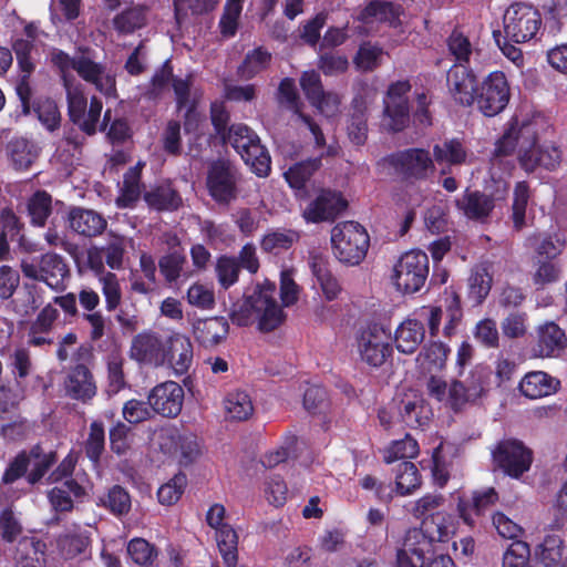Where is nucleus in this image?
<instances>
[{"label": "nucleus", "instance_id": "423d86ee", "mask_svg": "<svg viewBox=\"0 0 567 567\" xmlns=\"http://www.w3.org/2000/svg\"><path fill=\"white\" fill-rule=\"evenodd\" d=\"M444 305L423 306L415 311L419 320L426 322L431 337H437L443 324V336L451 338L456 333V329L463 319V310L460 297L454 291H445Z\"/></svg>", "mask_w": 567, "mask_h": 567}, {"label": "nucleus", "instance_id": "1a4fd4ad", "mask_svg": "<svg viewBox=\"0 0 567 567\" xmlns=\"http://www.w3.org/2000/svg\"><path fill=\"white\" fill-rule=\"evenodd\" d=\"M505 39L516 43L533 40L542 27L540 13L533 6L514 3L503 17Z\"/></svg>", "mask_w": 567, "mask_h": 567}, {"label": "nucleus", "instance_id": "a211bd4d", "mask_svg": "<svg viewBox=\"0 0 567 567\" xmlns=\"http://www.w3.org/2000/svg\"><path fill=\"white\" fill-rule=\"evenodd\" d=\"M446 84L456 104L466 107L475 105L480 82L472 70L463 64L452 66L447 72Z\"/></svg>", "mask_w": 567, "mask_h": 567}, {"label": "nucleus", "instance_id": "f257e3e1", "mask_svg": "<svg viewBox=\"0 0 567 567\" xmlns=\"http://www.w3.org/2000/svg\"><path fill=\"white\" fill-rule=\"evenodd\" d=\"M51 60L62 74L68 96L69 115L72 122L78 124L86 134H94L102 112V102L97 97H92L89 111H86L85 94L81 85L75 84L69 73L73 70L76 71L84 81L92 83L105 96L115 95L114 75L83 53L71 58L62 51H54Z\"/></svg>", "mask_w": 567, "mask_h": 567}, {"label": "nucleus", "instance_id": "ddd939ff", "mask_svg": "<svg viewBox=\"0 0 567 567\" xmlns=\"http://www.w3.org/2000/svg\"><path fill=\"white\" fill-rule=\"evenodd\" d=\"M276 295V285L268 280L256 285L252 290L255 320L260 331H272L285 321L286 315Z\"/></svg>", "mask_w": 567, "mask_h": 567}, {"label": "nucleus", "instance_id": "bf43d9fd", "mask_svg": "<svg viewBox=\"0 0 567 567\" xmlns=\"http://www.w3.org/2000/svg\"><path fill=\"white\" fill-rule=\"evenodd\" d=\"M99 282L105 299L107 311L115 310L122 301V290L117 276L114 272H102Z\"/></svg>", "mask_w": 567, "mask_h": 567}, {"label": "nucleus", "instance_id": "8fccbe9b", "mask_svg": "<svg viewBox=\"0 0 567 567\" xmlns=\"http://www.w3.org/2000/svg\"><path fill=\"white\" fill-rule=\"evenodd\" d=\"M147 8L134 6L117 14L114 20V28L121 33H132L146 23Z\"/></svg>", "mask_w": 567, "mask_h": 567}, {"label": "nucleus", "instance_id": "2f4dec72", "mask_svg": "<svg viewBox=\"0 0 567 567\" xmlns=\"http://www.w3.org/2000/svg\"><path fill=\"white\" fill-rule=\"evenodd\" d=\"M559 380L544 371H532L519 382V390L528 399H540L557 392Z\"/></svg>", "mask_w": 567, "mask_h": 567}, {"label": "nucleus", "instance_id": "774afa93", "mask_svg": "<svg viewBox=\"0 0 567 567\" xmlns=\"http://www.w3.org/2000/svg\"><path fill=\"white\" fill-rule=\"evenodd\" d=\"M127 554L140 566H148L153 563L157 553L144 538H134L127 544Z\"/></svg>", "mask_w": 567, "mask_h": 567}, {"label": "nucleus", "instance_id": "603ef678", "mask_svg": "<svg viewBox=\"0 0 567 567\" xmlns=\"http://www.w3.org/2000/svg\"><path fill=\"white\" fill-rule=\"evenodd\" d=\"M131 240L124 236L109 234L106 244L101 248L105 257L106 265L111 269L118 270L123 267V259L127 243Z\"/></svg>", "mask_w": 567, "mask_h": 567}, {"label": "nucleus", "instance_id": "aec40b11", "mask_svg": "<svg viewBox=\"0 0 567 567\" xmlns=\"http://www.w3.org/2000/svg\"><path fill=\"white\" fill-rule=\"evenodd\" d=\"M184 390L174 382L157 384L148 395L150 406L158 414L167 417L177 416L183 408Z\"/></svg>", "mask_w": 567, "mask_h": 567}, {"label": "nucleus", "instance_id": "f704fd0d", "mask_svg": "<svg viewBox=\"0 0 567 567\" xmlns=\"http://www.w3.org/2000/svg\"><path fill=\"white\" fill-rule=\"evenodd\" d=\"M455 204L464 216L476 220L485 219L494 208V203L491 197L480 192H471L468 189L455 200Z\"/></svg>", "mask_w": 567, "mask_h": 567}, {"label": "nucleus", "instance_id": "864d4df0", "mask_svg": "<svg viewBox=\"0 0 567 567\" xmlns=\"http://www.w3.org/2000/svg\"><path fill=\"white\" fill-rule=\"evenodd\" d=\"M89 546V537L76 529L70 530L58 539V547L61 555L71 559L83 554Z\"/></svg>", "mask_w": 567, "mask_h": 567}, {"label": "nucleus", "instance_id": "4be33fe9", "mask_svg": "<svg viewBox=\"0 0 567 567\" xmlns=\"http://www.w3.org/2000/svg\"><path fill=\"white\" fill-rule=\"evenodd\" d=\"M347 207L340 193L322 190L305 208L302 216L308 223L332 221Z\"/></svg>", "mask_w": 567, "mask_h": 567}, {"label": "nucleus", "instance_id": "f03ea898", "mask_svg": "<svg viewBox=\"0 0 567 567\" xmlns=\"http://www.w3.org/2000/svg\"><path fill=\"white\" fill-rule=\"evenodd\" d=\"M485 379L486 375L478 369L473 370L464 382L453 380L447 383L440 377H430L426 390L431 398L456 411L484 394Z\"/></svg>", "mask_w": 567, "mask_h": 567}, {"label": "nucleus", "instance_id": "c9c22d12", "mask_svg": "<svg viewBox=\"0 0 567 567\" xmlns=\"http://www.w3.org/2000/svg\"><path fill=\"white\" fill-rule=\"evenodd\" d=\"M45 544L35 537H22L16 547L14 567H42Z\"/></svg>", "mask_w": 567, "mask_h": 567}, {"label": "nucleus", "instance_id": "49530a36", "mask_svg": "<svg viewBox=\"0 0 567 567\" xmlns=\"http://www.w3.org/2000/svg\"><path fill=\"white\" fill-rule=\"evenodd\" d=\"M421 486V476L415 464L402 462L395 470V492L401 496L412 494Z\"/></svg>", "mask_w": 567, "mask_h": 567}, {"label": "nucleus", "instance_id": "c756f323", "mask_svg": "<svg viewBox=\"0 0 567 567\" xmlns=\"http://www.w3.org/2000/svg\"><path fill=\"white\" fill-rule=\"evenodd\" d=\"M68 220L71 229L84 237L100 235L107 225L105 218L99 213L80 207L70 210Z\"/></svg>", "mask_w": 567, "mask_h": 567}, {"label": "nucleus", "instance_id": "f3484780", "mask_svg": "<svg viewBox=\"0 0 567 567\" xmlns=\"http://www.w3.org/2000/svg\"><path fill=\"white\" fill-rule=\"evenodd\" d=\"M495 464L507 475L518 478L532 464V452L515 440L501 442L493 452Z\"/></svg>", "mask_w": 567, "mask_h": 567}, {"label": "nucleus", "instance_id": "b1692460", "mask_svg": "<svg viewBox=\"0 0 567 567\" xmlns=\"http://www.w3.org/2000/svg\"><path fill=\"white\" fill-rule=\"evenodd\" d=\"M278 99L280 104L292 110L300 122L312 135L315 144L319 148L326 147V137L319 127L309 116L302 114L299 110V95L292 79L286 78L280 82L278 89Z\"/></svg>", "mask_w": 567, "mask_h": 567}, {"label": "nucleus", "instance_id": "c03bdc74", "mask_svg": "<svg viewBox=\"0 0 567 567\" xmlns=\"http://www.w3.org/2000/svg\"><path fill=\"white\" fill-rule=\"evenodd\" d=\"M84 489L73 480L64 481L60 486H55L49 492L51 505L56 511H70L73 507L72 497H81Z\"/></svg>", "mask_w": 567, "mask_h": 567}, {"label": "nucleus", "instance_id": "dca6fc26", "mask_svg": "<svg viewBox=\"0 0 567 567\" xmlns=\"http://www.w3.org/2000/svg\"><path fill=\"white\" fill-rule=\"evenodd\" d=\"M167 333L144 330L133 337L130 358L142 365L162 368Z\"/></svg>", "mask_w": 567, "mask_h": 567}, {"label": "nucleus", "instance_id": "37998d69", "mask_svg": "<svg viewBox=\"0 0 567 567\" xmlns=\"http://www.w3.org/2000/svg\"><path fill=\"white\" fill-rule=\"evenodd\" d=\"M226 415L235 421L248 420L254 413V404L246 391H233L224 400Z\"/></svg>", "mask_w": 567, "mask_h": 567}, {"label": "nucleus", "instance_id": "0eeeda50", "mask_svg": "<svg viewBox=\"0 0 567 567\" xmlns=\"http://www.w3.org/2000/svg\"><path fill=\"white\" fill-rule=\"evenodd\" d=\"M226 140L256 175L265 177L269 174L270 156L260 144L259 137L248 126L231 125Z\"/></svg>", "mask_w": 567, "mask_h": 567}, {"label": "nucleus", "instance_id": "412c9836", "mask_svg": "<svg viewBox=\"0 0 567 567\" xmlns=\"http://www.w3.org/2000/svg\"><path fill=\"white\" fill-rule=\"evenodd\" d=\"M236 172L225 162L213 163L207 176V187L210 196L220 203H228L236 197Z\"/></svg>", "mask_w": 567, "mask_h": 567}, {"label": "nucleus", "instance_id": "0e129e2a", "mask_svg": "<svg viewBox=\"0 0 567 567\" xmlns=\"http://www.w3.org/2000/svg\"><path fill=\"white\" fill-rule=\"evenodd\" d=\"M229 318L234 324L239 327H247L256 322L252 292L231 305Z\"/></svg>", "mask_w": 567, "mask_h": 567}, {"label": "nucleus", "instance_id": "7c9ffc66", "mask_svg": "<svg viewBox=\"0 0 567 567\" xmlns=\"http://www.w3.org/2000/svg\"><path fill=\"white\" fill-rule=\"evenodd\" d=\"M498 495L492 487L473 493L472 502L458 499L457 512L462 520L468 525H475V516L482 515L489 506L496 503Z\"/></svg>", "mask_w": 567, "mask_h": 567}, {"label": "nucleus", "instance_id": "58836bf2", "mask_svg": "<svg viewBox=\"0 0 567 567\" xmlns=\"http://www.w3.org/2000/svg\"><path fill=\"white\" fill-rule=\"evenodd\" d=\"M401 7L394 6L391 2L385 1H372L361 12L359 19L363 23H369L373 20L388 22L391 27H398L401 24Z\"/></svg>", "mask_w": 567, "mask_h": 567}, {"label": "nucleus", "instance_id": "de8ad7c7", "mask_svg": "<svg viewBox=\"0 0 567 567\" xmlns=\"http://www.w3.org/2000/svg\"><path fill=\"white\" fill-rule=\"evenodd\" d=\"M271 61V54L262 48H256L249 51L240 66L238 73L245 80L252 79L261 71L266 70Z\"/></svg>", "mask_w": 567, "mask_h": 567}, {"label": "nucleus", "instance_id": "052dcab7", "mask_svg": "<svg viewBox=\"0 0 567 567\" xmlns=\"http://www.w3.org/2000/svg\"><path fill=\"white\" fill-rule=\"evenodd\" d=\"M225 327V323H223L217 318H210L205 320H197L193 324V331L195 334V338L204 346L212 347L219 342L220 336L218 334L219 328Z\"/></svg>", "mask_w": 567, "mask_h": 567}, {"label": "nucleus", "instance_id": "393cba45", "mask_svg": "<svg viewBox=\"0 0 567 567\" xmlns=\"http://www.w3.org/2000/svg\"><path fill=\"white\" fill-rule=\"evenodd\" d=\"M64 390L68 396L84 403L92 400L97 392L92 373L83 364H78L69 371L64 380Z\"/></svg>", "mask_w": 567, "mask_h": 567}, {"label": "nucleus", "instance_id": "4d7b16f0", "mask_svg": "<svg viewBox=\"0 0 567 567\" xmlns=\"http://www.w3.org/2000/svg\"><path fill=\"white\" fill-rule=\"evenodd\" d=\"M419 454V444L410 435L404 439L392 442L383 451V460L390 464L403 458H414Z\"/></svg>", "mask_w": 567, "mask_h": 567}, {"label": "nucleus", "instance_id": "473e14b6", "mask_svg": "<svg viewBox=\"0 0 567 567\" xmlns=\"http://www.w3.org/2000/svg\"><path fill=\"white\" fill-rule=\"evenodd\" d=\"M59 317V311L52 305H47L31 323L28 331V343L33 347L52 344L50 336L53 324Z\"/></svg>", "mask_w": 567, "mask_h": 567}, {"label": "nucleus", "instance_id": "13d9d810", "mask_svg": "<svg viewBox=\"0 0 567 567\" xmlns=\"http://www.w3.org/2000/svg\"><path fill=\"white\" fill-rule=\"evenodd\" d=\"M10 158L17 169H27L37 157V151L24 138L12 140L8 145Z\"/></svg>", "mask_w": 567, "mask_h": 567}, {"label": "nucleus", "instance_id": "e433bc0d", "mask_svg": "<svg viewBox=\"0 0 567 567\" xmlns=\"http://www.w3.org/2000/svg\"><path fill=\"white\" fill-rule=\"evenodd\" d=\"M421 526L430 539L436 544L445 543L456 530L454 516L446 512H436L423 518Z\"/></svg>", "mask_w": 567, "mask_h": 567}, {"label": "nucleus", "instance_id": "72a5a7b5", "mask_svg": "<svg viewBox=\"0 0 567 567\" xmlns=\"http://www.w3.org/2000/svg\"><path fill=\"white\" fill-rule=\"evenodd\" d=\"M449 354L450 348L442 341L429 342L416 357L417 367L422 373L435 377L444 369Z\"/></svg>", "mask_w": 567, "mask_h": 567}, {"label": "nucleus", "instance_id": "6e6552de", "mask_svg": "<svg viewBox=\"0 0 567 567\" xmlns=\"http://www.w3.org/2000/svg\"><path fill=\"white\" fill-rule=\"evenodd\" d=\"M379 165L404 179H426L434 173V162L429 151L408 148L383 157Z\"/></svg>", "mask_w": 567, "mask_h": 567}, {"label": "nucleus", "instance_id": "ea45409f", "mask_svg": "<svg viewBox=\"0 0 567 567\" xmlns=\"http://www.w3.org/2000/svg\"><path fill=\"white\" fill-rule=\"evenodd\" d=\"M563 538L557 533L547 534L536 551L537 559L543 567H567V559H563Z\"/></svg>", "mask_w": 567, "mask_h": 567}, {"label": "nucleus", "instance_id": "5701e85b", "mask_svg": "<svg viewBox=\"0 0 567 567\" xmlns=\"http://www.w3.org/2000/svg\"><path fill=\"white\" fill-rule=\"evenodd\" d=\"M52 463L53 456L51 454L40 455L38 452H32L29 456L19 455L6 471L3 481L4 483H12L30 468L28 480L29 483L34 484L45 474Z\"/></svg>", "mask_w": 567, "mask_h": 567}, {"label": "nucleus", "instance_id": "6ab92c4d", "mask_svg": "<svg viewBox=\"0 0 567 567\" xmlns=\"http://www.w3.org/2000/svg\"><path fill=\"white\" fill-rule=\"evenodd\" d=\"M163 367L172 370L175 377L184 375L193 364L194 351L188 337L181 332L167 333Z\"/></svg>", "mask_w": 567, "mask_h": 567}, {"label": "nucleus", "instance_id": "69168bd1", "mask_svg": "<svg viewBox=\"0 0 567 567\" xmlns=\"http://www.w3.org/2000/svg\"><path fill=\"white\" fill-rule=\"evenodd\" d=\"M382 54L383 51L381 48L365 42L360 45L353 59V63L360 71H372L380 64Z\"/></svg>", "mask_w": 567, "mask_h": 567}, {"label": "nucleus", "instance_id": "4c0bfd02", "mask_svg": "<svg viewBox=\"0 0 567 567\" xmlns=\"http://www.w3.org/2000/svg\"><path fill=\"white\" fill-rule=\"evenodd\" d=\"M336 153L332 145L327 146L326 151L320 154L319 157L307 159L305 162L292 165L284 176L288 184L296 189H300L305 186L307 181L318 171L321 166V156L333 155Z\"/></svg>", "mask_w": 567, "mask_h": 567}, {"label": "nucleus", "instance_id": "4468645a", "mask_svg": "<svg viewBox=\"0 0 567 567\" xmlns=\"http://www.w3.org/2000/svg\"><path fill=\"white\" fill-rule=\"evenodd\" d=\"M422 526L409 528L396 553V567H419L436 554V543Z\"/></svg>", "mask_w": 567, "mask_h": 567}, {"label": "nucleus", "instance_id": "2eb2a0df", "mask_svg": "<svg viewBox=\"0 0 567 567\" xmlns=\"http://www.w3.org/2000/svg\"><path fill=\"white\" fill-rule=\"evenodd\" d=\"M411 90L409 81L392 83L384 99L382 125L392 132H400L410 122L406 93Z\"/></svg>", "mask_w": 567, "mask_h": 567}, {"label": "nucleus", "instance_id": "5fc2aeb1", "mask_svg": "<svg viewBox=\"0 0 567 567\" xmlns=\"http://www.w3.org/2000/svg\"><path fill=\"white\" fill-rule=\"evenodd\" d=\"M100 504L107 508L113 515L122 516L127 514L131 509V496L125 488L114 485L100 498Z\"/></svg>", "mask_w": 567, "mask_h": 567}, {"label": "nucleus", "instance_id": "9d476101", "mask_svg": "<svg viewBox=\"0 0 567 567\" xmlns=\"http://www.w3.org/2000/svg\"><path fill=\"white\" fill-rule=\"evenodd\" d=\"M357 351L363 362L381 367L392 353L391 333L380 323H370L357 334Z\"/></svg>", "mask_w": 567, "mask_h": 567}, {"label": "nucleus", "instance_id": "cd10ccee", "mask_svg": "<svg viewBox=\"0 0 567 567\" xmlns=\"http://www.w3.org/2000/svg\"><path fill=\"white\" fill-rule=\"evenodd\" d=\"M566 346V334L555 322H546L538 327L537 343L534 348L536 357H556L565 349Z\"/></svg>", "mask_w": 567, "mask_h": 567}, {"label": "nucleus", "instance_id": "680f3d73", "mask_svg": "<svg viewBox=\"0 0 567 567\" xmlns=\"http://www.w3.org/2000/svg\"><path fill=\"white\" fill-rule=\"evenodd\" d=\"M187 302L202 310H210L215 306V291L212 285L195 282L186 293Z\"/></svg>", "mask_w": 567, "mask_h": 567}, {"label": "nucleus", "instance_id": "9b49d317", "mask_svg": "<svg viewBox=\"0 0 567 567\" xmlns=\"http://www.w3.org/2000/svg\"><path fill=\"white\" fill-rule=\"evenodd\" d=\"M509 99L511 87L506 75L493 71L480 82L475 105L483 115L492 117L506 109Z\"/></svg>", "mask_w": 567, "mask_h": 567}, {"label": "nucleus", "instance_id": "c85d7f7f", "mask_svg": "<svg viewBox=\"0 0 567 567\" xmlns=\"http://www.w3.org/2000/svg\"><path fill=\"white\" fill-rule=\"evenodd\" d=\"M425 329L421 320L408 317L395 329L394 341L399 352L412 354L423 342Z\"/></svg>", "mask_w": 567, "mask_h": 567}, {"label": "nucleus", "instance_id": "79ce46f5", "mask_svg": "<svg viewBox=\"0 0 567 567\" xmlns=\"http://www.w3.org/2000/svg\"><path fill=\"white\" fill-rule=\"evenodd\" d=\"M368 102L362 97L353 100V111L347 126L348 136L352 143L362 145L368 136L367 125Z\"/></svg>", "mask_w": 567, "mask_h": 567}, {"label": "nucleus", "instance_id": "20e7f679", "mask_svg": "<svg viewBox=\"0 0 567 567\" xmlns=\"http://www.w3.org/2000/svg\"><path fill=\"white\" fill-rule=\"evenodd\" d=\"M547 128L545 117L539 114L526 115L514 118L509 128L497 141L495 156H507L518 147L519 155L538 141L539 135Z\"/></svg>", "mask_w": 567, "mask_h": 567}, {"label": "nucleus", "instance_id": "a19ab883", "mask_svg": "<svg viewBox=\"0 0 567 567\" xmlns=\"http://www.w3.org/2000/svg\"><path fill=\"white\" fill-rule=\"evenodd\" d=\"M310 267L318 284L328 300H333L338 297L341 288L338 280L332 276L327 267L326 259L319 254H313L310 257Z\"/></svg>", "mask_w": 567, "mask_h": 567}, {"label": "nucleus", "instance_id": "6e6d98bb", "mask_svg": "<svg viewBox=\"0 0 567 567\" xmlns=\"http://www.w3.org/2000/svg\"><path fill=\"white\" fill-rule=\"evenodd\" d=\"M433 154L437 163L458 165L466 162V151L457 140L445 141L433 147Z\"/></svg>", "mask_w": 567, "mask_h": 567}, {"label": "nucleus", "instance_id": "338daca9", "mask_svg": "<svg viewBox=\"0 0 567 567\" xmlns=\"http://www.w3.org/2000/svg\"><path fill=\"white\" fill-rule=\"evenodd\" d=\"M187 484L185 474H176L171 481L163 484L157 492L158 501L163 505L175 504L184 493Z\"/></svg>", "mask_w": 567, "mask_h": 567}, {"label": "nucleus", "instance_id": "39448f33", "mask_svg": "<svg viewBox=\"0 0 567 567\" xmlns=\"http://www.w3.org/2000/svg\"><path fill=\"white\" fill-rule=\"evenodd\" d=\"M429 257L421 250L404 252L393 266L391 281L404 295L419 292L429 277Z\"/></svg>", "mask_w": 567, "mask_h": 567}, {"label": "nucleus", "instance_id": "e2e57ef3", "mask_svg": "<svg viewBox=\"0 0 567 567\" xmlns=\"http://www.w3.org/2000/svg\"><path fill=\"white\" fill-rule=\"evenodd\" d=\"M28 212L34 226H44L51 214V196L45 192H37L28 203Z\"/></svg>", "mask_w": 567, "mask_h": 567}, {"label": "nucleus", "instance_id": "f8f14e48", "mask_svg": "<svg viewBox=\"0 0 567 567\" xmlns=\"http://www.w3.org/2000/svg\"><path fill=\"white\" fill-rule=\"evenodd\" d=\"M21 271L24 277L43 281L56 291L64 288V279L69 274L63 258L56 254H45L40 260L30 257L23 258L21 260Z\"/></svg>", "mask_w": 567, "mask_h": 567}, {"label": "nucleus", "instance_id": "09e8293b", "mask_svg": "<svg viewBox=\"0 0 567 567\" xmlns=\"http://www.w3.org/2000/svg\"><path fill=\"white\" fill-rule=\"evenodd\" d=\"M216 530V539L219 551L224 559V563L228 567H235L237 565V544L238 536L236 532L229 526H223Z\"/></svg>", "mask_w": 567, "mask_h": 567}, {"label": "nucleus", "instance_id": "a878e982", "mask_svg": "<svg viewBox=\"0 0 567 567\" xmlns=\"http://www.w3.org/2000/svg\"><path fill=\"white\" fill-rule=\"evenodd\" d=\"M518 158L526 172H534L537 167L554 171L561 162V152L554 144L538 146L536 141L534 145L518 155Z\"/></svg>", "mask_w": 567, "mask_h": 567}, {"label": "nucleus", "instance_id": "a18cd8bd", "mask_svg": "<svg viewBox=\"0 0 567 567\" xmlns=\"http://www.w3.org/2000/svg\"><path fill=\"white\" fill-rule=\"evenodd\" d=\"M146 203L157 210H174L181 205V197L171 184H162L145 193Z\"/></svg>", "mask_w": 567, "mask_h": 567}, {"label": "nucleus", "instance_id": "7ed1b4c3", "mask_svg": "<svg viewBox=\"0 0 567 567\" xmlns=\"http://www.w3.org/2000/svg\"><path fill=\"white\" fill-rule=\"evenodd\" d=\"M332 250L337 259L346 265H359L367 255L369 235L355 221H344L331 230Z\"/></svg>", "mask_w": 567, "mask_h": 567}, {"label": "nucleus", "instance_id": "bb28decb", "mask_svg": "<svg viewBox=\"0 0 567 567\" xmlns=\"http://www.w3.org/2000/svg\"><path fill=\"white\" fill-rule=\"evenodd\" d=\"M399 416L403 425L416 429L427 424L432 411L420 394L410 392L404 394L399 404Z\"/></svg>", "mask_w": 567, "mask_h": 567}, {"label": "nucleus", "instance_id": "3c124183", "mask_svg": "<svg viewBox=\"0 0 567 567\" xmlns=\"http://www.w3.org/2000/svg\"><path fill=\"white\" fill-rule=\"evenodd\" d=\"M218 0H174L175 20L179 28H182L190 14H202L213 10Z\"/></svg>", "mask_w": 567, "mask_h": 567}]
</instances>
